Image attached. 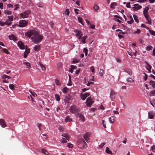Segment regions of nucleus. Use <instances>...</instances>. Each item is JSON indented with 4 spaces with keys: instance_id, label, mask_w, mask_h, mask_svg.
<instances>
[{
    "instance_id": "obj_1",
    "label": "nucleus",
    "mask_w": 155,
    "mask_h": 155,
    "mask_svg": "<svg viewBox=\"0 0 155 155\" xmlns=\"http://www.w3.org/2000/svg\"><path fill=\"white\" fill-rule=\"evenodd\" d=\"M25 35L29 38L31 36L32 41L35 44H38L42 40L43 38L42 35L39 34L38 30L35 29L30 30L25 33Z\"/></svg>"
},
{
    "instance_id": "obj_2",
    "label": "nucleus",
    "mask_w": 155,
    "mask_h": 155,
    "mask_svg": "<svg viewBox=\"0 0 155 155\" xmlns=\"http://www.w3.org/2000/svg\"><path fill=\"white\" fill-rule=\"evenodd\" d=\"M77 144L78 147L81 149H85L87 147V143L83 138L79 139L77 143Z\"/></svg>"
},
{
    "instance_id": "obj_3",
    "label": "nucleus",
    "mask_w": 155,
    "mask_h": 155,
    "mask_svg": "<svg viewBox=\"0 0 155 155\" xmlns=\"http://www.w3.org/2000/svg\"><path fill=\"white\" fill-rule=\"evenodd\" d=\"M61 136L64 137L62 138V140L61 141V142L62 143H66L67 142L66 139L69 140L70 139V136L68 134H61Z\"/></svg>"
},
{
    "instance_id": "obj_4",
    "label": "nucleus",
    "mask_w": 155,
    "mask_h": 155,
    "mask_svg": "<svg viewBox=\"0 0 155 155\" xmlns=\"http://www.w3.org/2000/svg\"><path fill=\"white\" fill-rule=\"evenodd\" d=\"M31 11L29 10H28L26 11H25L23 13H21L20 15V17L23 18H27L29 15L30 14Z\"/></svg>"
},
{
    "instance_id": "obj_5",
    "label": "nucleus",
    "mask_w": 155,
    "mask_h": 155,
    "mask_svg": "<svg viewBox=\"0 0 155 155\" xmlns=\"http://www.w3.org/2000/svg\"><path fill=\"white\" fill-rule=\"evenodd\" d=\"M70 112L72 113H77L78 114L79 110L77 108L76 105H74L71 106L70 109Z\"/></svg>"
},
{
    "instance_id": "obj_6",
    "label": "nucleus",
    "mask_w": 155,
    "mask_h": 155,
    "mask_svg": "<svg viewBox=\"0 0 155 155\" xmlns=\"http://www.w3.org/2000/svg\"><path fill=\"white\" fill-rule=\"evenodd\" d=\"M28 21L24 20H22L19 21V24L18 25V26L20 27H24L27 25Z\"/></svg>"
},
{
    "instance_id": "obj_7",
    "label": "nucleus",
    "mask_w": 155,
    "mask_h": 155,
    "mask_svg": "<svg viewBox=\"0 0 155 155\" xmlns=\"http://www.w3.org/2000/svg\"><path fill=\"white\" fill-rule=\"evenodd\" d=\"M74 32L76 33V36L78 38V39H81L83 35L82 32L79 30L76 29L74 31Z\"/></svg>"
},
{
    "instance_id": "obj_8",
    "label": "nucleus",
    "mask_w": 155,
    "mask_h": 155,
    "mask_svg": "<svg viewBox=\"0 0 155 155\" xmlns=\"http://www.w3.org/2000/svg\"><path fill=\"white\" fill-rule=\"evenodd\" d=\"M94 103V101H92L91 98L90 97H88L86 101V103L88 107H90Z\"/></svg>"
},
{
    "instance_id": "obj_9",
    "label": "nucleus",
    "mask_w": 155,
    "mask_h": 155,
    "mask_svg": "<svg viewBox=\"0 0 155 155\" xmlns=\"http://www.w3.org/2000/svg\"><path fill=\"white\" fill-rule=\"evenodd\" d=\"M90 136L91 134L88 133H87L84 135V137L87 143H88L89 142V137H90Z\"/></svg>"
},
{
    "instance_id": "obj_10",
    "label": "nucleus",
    "mask_w": 155,
    "mask_h": 155,
    "mask_svg": "<svg viewBox=\"0 0 155 155\" xmlns=\"http://www.w3.org/2000/svg\"><path fill=\"white\" fill-rule=\"evenodd\" d=\"M0 125L3 128H5L7 126L5 120L3 119H0Z\"/></svg>"
},
{
    "instance_id": "obj_11",
    "label": "nucleus",
    "mask_w": 155,
    "mask_h": 155,
    "mask_svg": "<svg viewBox=\"0 0 155 155\" xmlns=\"http://www.w3.org/2000/svg\"><path fill=\"white\" fill-rule=\"evenodd\" d=\"M18 45L20 49H25V46L24 43L21 41H18Z\"/></svg>"
},
{
    "instance_id": "obj_12",
    "label": "nucleus",
    "mask_w": 155,
    "mask_h": 155,
    "mask_svg": "<svg viewBox=\"0 0 155 155\" xmlns=\"http://www.w3.org/2000/svg\"><path fill=\"white\" fill-rule=\"evenodd\" d=\"M110 95L111 100L114 99L116 96V93L113 90H111Z\"/></svg>"
},
{
    "instance_id": "obj_13",
    "label": "nucleus",
    "mask_w": 155,
    "mask_h": 155,
    "mask_svg": "<svg viewBox=\"0 0 155 155\" xmlns=\"http://www.w3.org/2000/svg\"><path fill=\"white\" fill-rule=\"evenodd\" d=\"M134 7L133 8L134 9L137 10L140 9L142 8V6L138 4H136L134 5Z\"/></svg>"
},
{
    "instance_id": "obj_14",
    "label": "nucleus",
    "mask_w": 155,
    "mask_h": 155,
    "mask_svg": "<svg viewBox=\"0 0 155 155\" xmlns=\"http://www.w3.org/2000/svg\"><path fill=\"white\" fill-rule=\"evenodd\" d=\"M89 95V94L88 93L86 92L82 95L81 98L82 100H84Z\"/></svg>"
},
{
    "instance_id": "obj_15",
    "label": "nucleus",
    "mask_w": 155,
    "mask_h": 155,
    "mask_svg": "<svg viewBox=\"0 0 155 155\" xmlns=\"http://www.w3.org/2000/svg\"><path fill=\"white\" fill-rule=\"evenodd\" d=\"M78 117L80 118V119L83 122H84L85 120L84 115L78 113Z\"/></svg>"
},
{
    "instance_id": "obj_16",
    "label": "nucleus",
    "mask_w": 155,
    "mask_h": 155,
    "mask_svg": "<svg viewBox=\"0 0 155 155\" xmlns=\"http://www.w3.org/2000/svg\"><path fill=\"white\" fill-rule=\"evenodd\" d=\"M127 17L129 18L130 19V21H127V22L129 24H131L134 21L133 19L132 16L131 15H127Z\"/></svg>"
},
{
    "instance_id": "obj_17",
    "label": "nucleus",
    "mask_w": 155,
    "mask_h": 155,
    "mask_svg": "<svg viewBox=\"0 0 155 155\" xmlns=\"http://www.w3.org/2000/svg\"><path fill=\"white\" fill-rule=\"evenodd\" d=\"M40 150H41V151H40L39 152L44 154L45 155H48L49 154V153L46 150L43 149H41Z\"/></svg>"
},
{
    "instance_id": "obj_18",
    "label": "nucleus",
    "mask_w": 155,
    "mask_h": 155,
    "mask_svg": "<svg viewBox=\"0 0 155 155\" xmlns=\"http://www.w3.org/2000/svg\"><path fill=\"white\" fill-rule=\"evenodd\" d=\"M146 63L147 65V66H146V69L148 71H149L150 72L152 67L147 62H145Z\"/></svg>"
},
{
    "instance_id": "obj_19",
    "label": "nucleus",
    "mask_w": 155,
    "mask_h": 155,
    "mask_svg": "<svg viewBox=\"0 0 155 155\" xmlns=\"http://www.w3.org/2000/svg\"><path fill=\"white\" fill-rule=\"evenodd\" d=\"M154 116V113L152 111L148 113V117L150 119H152Z\"/></svg>"
},
{
    "instance_id": "obj_20",
    "label": "nucleus",
    "mask_w": 155,
    "mask_h": 155,
    "mask_svg": "<svg viewBox=\"0 0 155 155\" xmlns=\"http://www.w3.org/2000/svg\"><path fill=\"white\" fill-rule=\"evenodd\" d=\"M134 49L135 50L134 52H129L128 51V53L129 55L130 56H132L133 55L136 56V53H137V50L135 49V48H134Z\"/></svg>"
},
{
    "instance_id": "obj_21",
    "label": "nucleus",
    "mask_w": 155,
    "mask_h": 155,
    "mask_svg": "<svg viewBox=\"0 0 155 155\" xmlns=\"http://www.w3.org/2000/svg\"><path fill=\"white\" fill-rule=\"evenodd\" d=\"M71 97H66L64 99V101L65 103L68 104L70 102Z\"/></svg>"
},
{
    "instance_id": "obj_22",
    "label": "nucleus",
    "mask_w": 155,
    "mask_h": 155,
    "mask_svg": "<svg viewBox=\"0 0 155 155\" xmlns=\"http://www.w3.org/2000/svg\"><path fill=\"white\" fill-rule=\"evenodd\" d=\"M106 152L108 154L112 155L113 153L112 151L110 150L108 147H107L105 150Z\"/></svg>"
},
{
    "instance_id": "obj_23",
    "label": "nucleus",
    "mask_w": 155,
    "mask_h": 155,
    "mask_svg": "<svg viewBox=\"0 0 155 155\" xmlns=\"http://www.w3.org/2000/svg\"><path fill=\"white\" fill-rule=\"evenodd\" d=\"M64 121L66 122H70L72 121V119L71 118H70L69 116H67L65 119Z\"/></svg>"
},
{
    "instance_id": "obj_24",
    "label": "nucleus",
    "mask_w": 155,
    "mask_h": 155,
    "mask_svg": "<svg viewBox=\"0 0 155 155\" xmlns=\"http://www.w3.org/2000/svg\"><path fill=\"white\" fill-rule=\"evenodd\" d=\"M33 49L35 51H39L40 50V47L39 45H35Z\"/></svg>"
},
{
    "instance_id": "obj_25",
    "label": "nucleus",
    "mask_w": 155,
    "mask_h": 155,
    "mask_svg": "<svg viewBox=\"0 0 155 155\" xmlns=\"http://www.w3.org/2000/svg\"><path fill=\"white\" fill-rule=\"evenodd\" d=\"M36 5L39 7L42 8L44 4L42 2H40L37 3L36 4Z\"/></svg>"
},
{
    "instance_id": "obj_26",
    "label": "nucleus",
    "mask_w": 155,
    "mask_h": 155,
    "mask_svg": "<svg viewBox=\"0 0 155 155\" xmlns=\"http://www.w3.org/2000/svg\"><path fill=\"white\" fill-rule=\"evenodd\" d=\"M109 121L111 123L113 124L114 123V117L113 116H111L109 118Z\"/></svg>"
},
{
    "instance_id": "obj_27",
    "label": "nucleus",
    "mask_w": 155,
    "mask_h": 155,
    "mask_svg": "<svg viewBox=\"0 0 155 155\" xmlns=\"http://www.w3.org/2000/svg\"><path fill=\"white\" fill-rule=\"evenodd\" d=\"M55 97L56 100L57 101H59L60 100V97L58 94H56L55 95Z\"/></svg>"
},
{
    "instance_id": "obj_28",
    "label": "nucleus",
    "mask_w": 155,
    "mask_h": 155,
    "mask_svg": "<svg viewBox=\"0 0 155 155\" xmlns=\"http://www.w3.org/2000/svg\"><path fill=\"white\" fill-rule=\"evenodd\" d=\"M87 38V36H84L82 37L81 38V41L83 44H85L86 43L85 40Z\"/></svg>"
},
{
    "instance_id": "obj_29",
    "label": "nucleus",
    "mask_w": 155,
    "mask_h": 155,
    "mask_svg": "<svg viewBox=\"0 0 155 155\" xmlns=\"http://www.w3.org/2000/svg\"><path fill=\"white\" fill-rule=\"evenodd\" d=\"M39 65L41 68L42 70L43 71H45L46 70V68L45 65L41 64V63H39Z\"/></svg>"
},
{
    "instance_id": "obj_30",
    "label": "nucleus",
    "mask_w": 155,
    "mask_h": 155,
    "mask_svg": "<svg viewBox=\"0 0 155 155\" xmlns=\"http://www.w3.org/2000/svg\"><path fill=\"white\" fill-rule=\"evenodd\" d=\"M94 10L95 11H97V10L99 9V6H98L95 3L94 4V5L93 7Z\"/></svg>"
},
{
    "instance_id": "obj_31",
    "label": "nucleus",
    "mask_w": 155,
    "mask_h": 155,
    "mask_svg": "<svg viewBox=\"0 0 155 155\" xmlns=\"http://www.w3.org/2000/svg\"><path fill=\"white\" fill-rule=\"evenodd\" d=\"M2 78L3 79H4L6 78L9 79H11V77L9 76H7V75L4 74L2 76Z\"/></svg>"
},
{
    "instance_id": "obj_32",
    "label": "nucleus",
    "mask_w": 155,
    "mask_h": 155,
    "mask_svg": "<svg viewBox=\"0 0 155 155\" xmlns=\"http://www.w3.org/2000/svg\"><path fill=\"white\" fill-rule=\"evenodd\" d=\"M133 17L135 22L138 23L139 22V20L137 16L136 15H133Z\"/></svg>"
},
{
    "instance_id": "obj_33",
    "label": "nucleus",
    "mask_w": 155,
    "mask_h": 155,
    "mask_svg": "<svg viewBox=\"0 0 155 155\" xmlns=\"http://www.w3.org/2000/svg\"><path fill=\"white\" fill-rule=\"evenodd\" d=\"M117 5V3L115 2H113L110 5V8H114Z\"/></svg>"
},
{
    "instance_id": "obj_34",
    "label": "nucleus",
    "mask_w": 155,
    "mask_h": 155,
    "mask_svg": "<svg viewBox=\"0 0 155 155\" xmlns=\"http://www.w3.org/2000/svg\"><path fill=\"white\" fill-rule=\"evenodd\" d=\"M150 83L153 88L155 87V83L154 81H150Z\"/></svg>"
},
{
    "instance_id": "obj_35",
    "label": "nucleus",
    "mask_w": 155,
    "mask_h": 155,
    "mask_svg": "<svg viewBox=\"0 0 155 155\" xmlns=\"http://www.w3.org/2000/svg\"><path fill=\"white\" fill-rule=\"evenodd\" d=\"M153 48V46L151 45H148L146 48V50L147 51H149L151 50Z\"/></svg>"
},
{
    "instance_id": "obj_36",
    "label": "nucleus",
    "mask_w": 155,
    "mask_h": 155,
    "mask_svg": "<svg viewBox=\"0 0 155 155\" xmlns=\"http://www.w3.org/2000/svg\"><path fill=\"white\" fill-rule=\"evenodd\" d=\"M9 39L11 40H15L16 39L15 37L13 35H9Z\"/></svg>"
},
{
    "instance_id": "obj_37",
    "label": "nucleus",
    "mask_w": 155,
    "mask_h": 155,
    "mask_svg": "<svg viewBox=\"0 0 155 155\" xmlns=\"http://www.w3.org/2000/svg\"><path fill=\"white\" fill-rule=\"evenodd\" d=\"M127 82L130 83H132L134 81V80L131 78H128L127 79Z\"/></svg>"
},
{
    "instance_id": "obj_38",
    "label": "nucleus",
    "mask_w": 155,
    "mask_h": 155,
    "mask_svg": "<svg viewBox=\"0 0 155 155\" xmlns=\"http://www.w3.org/2000/svg\"><path fill=\"white\" fill-rule=\"evenodd\" d=\"M146 19L147 21V23L149 25L151 24V20L149 17L146 18Z\"/></svg>"
},
{
    "instance_id": "obj_39",
    "label": "nucleus",
    "mask_w": 155,
    "mask_h": 155,
    "mask_svg": "<svg viewBox=\"0 0 155 155\" xmlns=\"http://www.w3.org/2000/svg\"><path fill=\"white\" fill-rule=\"evenodd\" d=\"M78 20L79 22L81 23L82 25H83L84 24L82 21V19L80 17H79L78 18Z\"/></svg>"
},
{
    "instance_id": "obj_40",
    "label": "nucleus",
    "mask_w": 155,
    "mask_h": 155,
    "mask_svg": "<svg viewBox=\"0 0 155 155\" xmlns=\"http://www.w3.org/2000/svg\"><path fill=\"white\" fill-rule=\"evenodd\" d=\"M5 25H10L12 23L11 22V21L10 20H7L5 22Z\"/></svg>"
},
{
    "instance_id": "obj_41",
    "label": "nucleus",
    "mask_w": 155,
    "mask_h": 155,
    "mask_svg": "<svg viewBox=\"0 0 155 155\" xmlns=\"http://www.w3.org/2000/svg\"><path fill=\"white\" fill-rule=\"evenodd\" d=\"M23 63L27 67V68H30V67L31 65L30 63L28 62H24Z\"/></svg>"
},
{
    "instance_id": "obj_42",
    "label": "nucleus",
    "mask_w": 155,
    "mask_h": 155,
    "mask_svg": "<svg viewBox=\"0 0 155 155\" xmlns=\"http://www.w3.org/2000/svg\"><path fill=\"white\" fill-rule=\"evenodd\" d=\"M4 13L5 14H7L8 15H10L12 14V12L8 10H5Z\"/></svg>"
},
{
    "instance_id": "obj_43",
    "label": "nucleus",
    "mask_w": 155,
    "mask_h": 155,
    "mask_svg": "<svg viewBox=\"0 0 155 155\" xmlns=\"http://www.w3.org/2000/svg\"><path fill=\"white\" fill-rule=\"evenodd\" d=\"M2 50L6 54H10L8 51L5 48H3Z\"/></svg>"
},
{
    "instance_id": "obj_44",
    "label": "nucleus",
    "mask_w": 155,
    "mask_h": 155,
    "mask_svg": "<svg viewBox=\"0 0 155 155\" xmlns=\"http://www.w3.org/2000/svg\"><path fill=\"white\" fill-rule=\"evenodd\" d=\"M143 13L146 18L149 17L148 14V12H145V11H143Z\"/></svg>"
},
{
    "instance_id": "obj_45",
    "label": "nucleus",
    "mask_w": 155,
    "mask_h": 155,
    "mask_svg": "<svg viewBox=\"0 0 155 155\" xmlns=\"http://www.w3.org/2000/svg\"><path fill=\"white\" fill-rule=\"evenodd\" d=\"M127 72L130 75H132V72L131 70L129 69L127 70Z\"/></svg>"
},
{
    "instance_id": "obj_46",
    "label": "nucleus",
    "mask_w": 155,
    "mask_h": 155,
    "mask_svg": "<svg viewBox=\"0 0 155 155\" xmlns=\"http://www.w3.org/2000/svg\"><path fill=\"white\" fill-rule=\"evenodd\" d=\"M8 20H10V21H11V22L12 23V21L13 20V16L12 15L8 16Z\"/></svg>"
},
{
    "instance_id": "obj_47",
    "label": "nucleus",
    "mask_w": 155,
    "mask_h": 155,
    "mask_svg": "<svg viewBox=\"0 0 155 155\" xmlns=\"http://www.w3.org/2000/svg\"><path fill=\"white\" fill-rule=\"evenodd\" d=\"M9 87L12 90H14V86L13 84H9Z\"/></svg>"
},
{
    "instance_id": "obj_48",
    "label": "nucleus",
    "mask_w": 155,
    "mask_h": 155,
    "mask_svg": "<svg viewBox=\"0 0 155 155\" xmlns=\"http://www.w3.org/2000/svg\"><path fill=\"white\" fill-rule=\"evenodd\" d=\"M149 33L151 35L155 36V32L152 30H149Z\"/></svg>"
},
{
    "instance_id": "obj_49",
    "label": "nucleus",
    "mask_w": 155,
    "mask_h": 155,
    "mask_svg": "<svg viewBox=\"0 0 155 155\" xmlns=\"http://www.w3.org/2000/svg\"><path fill=\"white\" fill-rule=\"evenodd\" d=\"M64 13L65 14L67 15H69L70 13V11L68 9H67L64 12Z\"/></svg>"
},
{
    "instance_id": "obj_50",
    "label": "nucleus",
    "mask_w": 155,
    "mask_h": 155,
    "mask_svg": "<svg viewBox=\"0 0 155 155\" xmlns=\"http://www.w3.org/2000/svg\"><path fill=\"white\" fill-rule=\"evenodd\" d=\"M140 32V30L139 29H137V30L134 32L133 33L135 34H139Z\"/></svg>"
},
{
    "instance_id": "obj_51",
    "label": "nucleus",
    "mask_w": 155,
    "mask_h": 155,
    "mask_svg": "<svg viewBox=\"0 0 155 155\" xmlns=\"http://www.w3.org/2000/svg\"><path fill=\"white\" fill-rule=\"evenodd\" d=\"M55 83L57 85H60L61 84L59 83V81L57 79H55Z\"/></svg>"
},
{
    "instance_id": "obj_52",
    "label": "nucleus",
    "mask_w": 155,
    "mask_h": 155,
    "mask_svg": "<svg viewBox=\"0 0 155 155\" xmlns=\"http://www.w3.org/2000/svg\"><path fill=\"white\" fill-rule=\"evenodd\" d=\"M155 95V91L154 90H153L151 91L150 93V96H154Z\"/></svg>"
},
{
    "instance_id": "obj_53",
    "label": "nucleus",
    "mask_w": 155,
    "mask_h": 155,
    "mask_svg": "<svg viewBox=\"0 0 155 155\" xmlns=\"http://www.w3.org/2000/svg\"><path fill=\"white\" fill-rule=\"evenodd\" d=\"M84 52L85 53L86 55L87 54L88 50L87 48H84L83 50Z\"/></svg>"
},
{
    "instance_id": "obj_54",
    "label": "nucleus",
    "mask_w": 155,
    "mask_h": 155,
    "mask_svg": "<svg viewBox=\"0 0 155 155\" xmlns=\"http://www.w3.org/2000/svg\"><path fill=\"white\" fill-rule=\"evenodd\" d=\"M68 88L67 87H64L62 89V92L64 93H66L68 90Z\"/></svg>"
},
{
    "instance_id": "obj_55",
    "label": "nucleus",
    "mask_w": 155,
    "mask_h": 155,
    "mask_svg": "<svg viewBox=\"0 0 155 155\" xmlns=\"http://www.w3.org/2000/svg\"><path fill=\"white\" fill-rule=\"evenodd\" d=\"M106 144V143L104 142L101 143V144L99 146V147L100 148H102L104 145Z\"/></svg>"
},
{
    "instance_id": "obj_56",
    "label": "nucleus",
    "mask_w": 155,
    "mask_h": 155,
    "mask_svg": "<svg viewBox=\"0 0 155 155\" xmlns=\"http://www.w3.org/2000/svg\"><path fill=\"white\" fill-rule=\"evenodd\" d=\"M63 66V64L61 63H59L57 64L58 68H60Z\"/></svg>"
},
{
    "instance_id": "obj_57",
    "label": "nucleus",
    "mask_w": 155,
    "mask_h": 155,
    "mask_svg": "<svg viewBox=\"0 0 155 155\" xmlns=\"http://www.w3.org/2000/svg\"><path fill=\"white\" fill-rule=\"evenodd\" d=\"M41 124L40 123H38L37 124V126L38 127V129L40 130H41Z\"/></svg>"
},
{
    "instance_id": "obj_58",
    "label": "nucleus",
    "mask_w": 155,
    "mask_h": 155,
    "mask_svg": "<svg viewBox=\"0 0 155 155\" xmlns=\"http://www.w3.org/2000/svg\"><path fill=\"white\" fill-rule=\"evenodd\" d=\"M104 71L103 69H100V71L99 74L101 76H102L103 74Z\"/></svg>"
},
{
    "instance_id": "obj_59",
    "label": "nucleus",
    "mask_w": 155,
    "mask_h": 155,
    "mask_svg": "<svg viewBox=\"0 0 155 155\" xmlns=\"http://www.w3.org/2000/svg\"><path fill=\"white\" fill-rule=\"evenodd\" d=\"M102 124H103V125L104 127V128H106V125H105V121H104V120H102Z\"/></svg>"
},
{
    "instance_id": "obj_60",
    "label": "nucleus",
    "mask_w": 155,
    "mask_h": 155,
    "mask_svg": "<svg viewBox=\"0 0 155 155\" xmlns=\"http://www.w3.org/2000/svg\"><path fill=\"white\" fill-rule=\"evenodd\" d=\"M5 22H2V21H0V25L1 26H3L5 25Z\"/></svg>"
},
{
    "instance_id": "obj_61",
    "label": "nucleus",
    "mask_w": 155,
    "mask_h": 155,
    "mask_svg": "<svg viewBox=\"0 0 155 155\" xmlns=\"http://www.w3.org/2000/svg\"><path fill=\"white\" fill-rule=\"evenodd\" d=\"M90 70L92 72H94V67L92 66L90 68Z\"/></svg>"
},
{
    "instance_id": "obj_62",
    "label": "nucleus",
    "mask_w": 155,
    "mask_h": 155,
    "mask_svg": "<svg viewBox=\"0 0 155 155\" xmlns=\"http://www.w3.org/2000/svg\"><path fill=\"white\" fill-rule=\"evenodd\" d=\"M151 149L152 150L153 152H154L155 151V146L153 145V146L151 147Z\"/></svg>"
},
{
    "instance_id": "obj_63",
    "label": "nucleus",
    "mask_w": 155,
    "mask_h": 155,
    "mask_svg": "<svg viewBox=\"0 0 155 155\" xmlns=\"http://www.w3.org/2000/svg\"><path fill=\"white\" fill-rule=\"evenodd\" d=\"M67 146L69 148H72L73 147V145L72 144L69 143H68Z\"/></svg>"
},
{
    "instance_id": "obj_64",
    "label": "nucleus",
    "mask_w": 155,
    "mask_h": 155,
    "mask_svg": "<svg viewBox=\"0 0 155 155\" xmlns=\"http://www.w3.org/2000/svg\"><path fill=\"white\" fill-rule=\"evenodd\" d=\"M63 128L62 126H59L58 128V129L60 131H63Z\"/></svg>"
}]
</instances>
